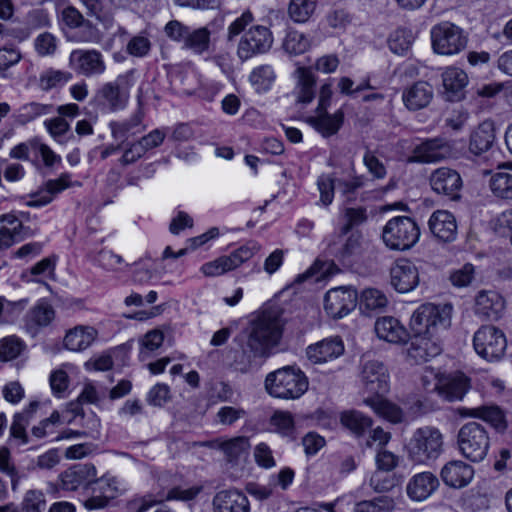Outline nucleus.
<instances>
[{
  "instance_id": "nucleus-18",
  "label": "nucleus",
  "mask_w": 512,
  "mask_h": 512,
  "mask_svg": "<svg viewBox=\"0 0 512 512\" xmlns=\"http://www.w3.org/2000/svg\"><path fill=\"white\" fill-rule=\"evenodd\" d=\"M96 476L93 464H76L60 473L59 486L65 491H76L80 487L92 486Z\"/></svg>"
},
{
  "instance_id": "nucleus-15",
  "label": "nucleus",
  "mask_w": 512,
  "mask_h": 512,
  "mask_svg": "<svg viewBox=\"0 0 512 512\" xmlns=\"http://www.w3.org/2000/svg\"><path fill=\"white\" fill-rule=\"evenodd\" d=\"M360 380L364 389L373 395H384L389 391V373L380 361L369 360L364 362Z\"/></svg>"
},
{
  "instance_id": "nucleus-44",
  "label": "nucleus",
  "mask_w": 512,
  "mask_h": 512,
  "mask_svg": "<svg viewBox=\"0 0 512 512\" xmlns=\"http://www.w3.org/2000/svg\"><path fill=\"white\" fill-rule=\"evenodd\" d=\"M74 369L72 364H63L60 368L51 372L49 381L54 395L63 396V393L69 387V373Z\"/></svg>"
},
{
  "instance_id": "nucleus-39",
  "label": "nucleus",
  "mask_w": 512,
  "mask_h": 512,
  "mask_svg": "<svg viewBox=\"0 0 512 512\" xmlns=\"http://www.w3.org/2000/svg\"><path fill=\"white\" fill-rule=\"evenodd\" d=\"M362 237L358 232H352L344 241V243L336 251L338 260L345 264L351 265L362 252Z\"/></svg>"
},
{
  "instance_id": "nucleus-56",
  "label": "nucleus",
  "mask_w": 512,
  "mask_h": 512,
  "mask_svg": "<svg viewBox=\"0 0 512 512\" xmlns=\"http://www.w3.org/2000/svg\"><path fill=\"white\" fill-rule=\"evenodd\" d=\"M346 223L341 228L342 234H347L353 227L363 224L367 220L366 209L362 207L347 208L344 213Z\"/></svg>"
},
{
  "instance_id": "nucleus-2",
  "label": "nucleus",
  "mask_w": 512,
  "mask_h": 512,
  "mask_svg": "<svg viewBox=\"0 0 512 512\" xmlns=\"http://www.w3.org/2000/svg\"><path fill=\"white\" fill-rule=\"evenodd\" d=\"M451 314L452 306L450 304H422L411 316L410 330L412 333L438 336L440 330L447 329L450 326Z\"/></svg>"
},
{
  "instance_id": "nucleus-19",
  "label": "nucleus",
  "mask_w": 512,
  "mask_h": 512,
  "mask_svg": "<svg viewBox=\"0 0 512 512\" xmlns=\"http://www.w3.org/2000/svg\"><path fill=\"white\" fill-rule=\"evenodd\" d=\"M428 227L438 241L450 243L457 237V221L448 210L434 211L428 220Z\"/></svg>"
},
{
  "instance_id": "nucleus-31",
  "label": "nucleus",
  "mask_w": 512,
  "mask_h": 512,
  "mask_svg": "<svg viewBox=\"0 0 512 512\" xmlns=\"http://www.w3.org/2000/svg\"><path fill=\"white\" fill-rule=\"evenodd\" d=\"M495 138L494 123L484 121L471 133L469 151L474 155H481L492 148Z\"/></svg>"
},
{
  "instance_id": "nucleus-46",
  "label": "nucleus",
  "mask_w": 512,
  "mask_h": 512,
  "mask_svg": "<svg viewBox=\"0 0 512 512\" xmlns=\"http://www.w3.org/2000/svg\"><path fill=\"white\" fill-rule=\"evenodd\" d=\"M310 47L309 39L301 32L290 30L283 41V49L291 55H299Z\"/></svg>"
},
{
  "instance_id": "nucleus-28",
  "label": "nucleus",
  "mask_w": 512,
  "mask_h": 512,
  "mask_svg": "<svg viewBox=\"0 0 512 512\" xmlns=\"http://www.w3.org/2000/svg\"><path fill=\"white\" fill-rule=\"evenodd\" d=\"M474 469L469 464L457 460L447 463L441 470L443 482L453 488H462L470 483Z\"/></svg>"
},
{
  "instance_id": "nucleus-59",
  "label": "nucleus",
  "mask_w": 512,
  "mask_h": 512,
  "mask_svg": "<svg viewBox=\"0 0 512 512\" xmlns=\"http://www.w3.org/2000/svg\"><path fill=\"white\" fill-rule=\"evenodd\" d=\"M246 415V411L240 407L223 406L217 414L216 420L221 425H232Z\"/></svg>"
},
{
  "instance_id": "nucleus-51",
  "label": "nucleus",
  "mask_w": 512,
  "mask_h": 512,
  "mask_svg": "<svg viewBox=\"0 0 512 512\" xmlns=\"http://www.w3.org/2000/svg\"><path fill=\"white\" fill-rule=\"evenodd\" d=\"M25 349V343L16 336H8L0 341V359L10 361L17 358Z\"/></svg>"
},
{
  "instance_id": "nucleus-20",
  "label": "nucleus",
  "mask_w": 512,
  "mask_h": 512,
  "mask_svg": "<svg viewBox=\"0 0 512 512\" xmlns=\"http://www.w3.org/2000/svg\"><path fill=\"white\" fill-rule=\"evenodd\" d=\"M391 285L400 293L413 290L419 283V271L409 260H400L391 268Z\"/></svg>"
},
{
  "instance_id": "nucleus-7",
  "label": "nucleus",
  "mask_w": 512,
  "mask_h": 512,
  "mask_svg": "<svg viewBox=\"0 0 512 512\" xmlns=\"http://www.w3.org/2000/svg\"><path fill=\"white\" fill-rule=\"evenodd\" d=\"M431 45L438 55L451 56L462 52L468 43L464 30L449 21H443L431 28Z\"/></svg>"
},
{
  "instance_id": "nucleus-25",
  "label": "nucleus",
  "mask_w": 512,
  "mask_h": 512,
  "mask_svg": "<svg viewBox=\"0 0 512 512\" xmlns=\"http://www.w3.org/2000/svg\"><path fill=\"white\" fill-rule=\"evenodd\" d=\"M214 512H249L248 498L239 490H221L213 498Z\"/></svg>"
},
{
  "instance_id": "nucleus-42",
  "label": "nucleus",
  "mask_w": 512,
  "mask_h": 512,
  "mask_svg": "<svg viewBox=\"0 0 512 512\" xmlns=\"http://www.w3.org/2000/svg\"><path fill=\"white\" fill-rule=\"evenodd\" d=\"M489 187L494 196L511 200L512 199V173L500 171L494 173L489 181Z\"/></svg>"
},
{
  "instance_id": "nucleus-57",
  "label": "nucleus",
  "mask_w": 512,
  "mask_h": 512,
  "mask_svg": "<svg viewBox=\"0 0 512 512\" xmlns=\"http://www.w3.org/2000/svg\"><path fill=\"white\" fill-rule=\"evenodd\" d=\"M475 269L470 263L464 264L461 268L454 270L450 274V281L455 287H466L474 279Z\"/></svg>"
},
{
  "instance_id": "nucleus-35",
  "label": "nucleus",
  "mask_w": 512,
  "mask_h": 512,
  "mask_svg": "<svg viewBox=\"0 0 512 512\" xmlns=\"http://www.w3.org/2000/svg\"><path fill=\"white\" fill-rule=\"evenodd\" d=\"M442 82L450 101L460 98L459 93L468 83V76L465 71L457 67H448L442 73Z\"/></svg>"
},
{
  "instance_id": "nucleus-55",
  "label": "nucleus",
  "mask_w": 512,
  "mask_h": 512,
  "mask_svg": "<svg viewBox=\"0 0 512 512\" xmlns=\"http://www.w3.org/2000/svg\"><path fill=\"white\" fill-rule=\"evenodd\" d=\"M249 448V439L245 436L233 438L222 444V450L228 456L230 461L238 458L242 453H246Z\"/></svg>"
},
{
  "instance_id": "nucleus-54",
  "label": "nucleus",
  "mask_w": 512,
  "mask_h": 512,
  "mask_svg": "<svg viewBox=\"0 0 512 512\" xmlns=\"http://www.w3.org/2000/svg\"><path fill=\"white\" fill-rule=\"evenodd\" d=\"M92 485L93 491H99L101 494H104L111 499L115 498L120 493L119 481L116 477L105 474L100 478L95 477Z\"/></svg>"
},
{
  "instance_id": "nucleus-47",
  "label": "nucleus",
  "mask_w": 512,
  "mask_h": 512,
  "mask_svg": "<svg viewBox=\"0 0 512 512\" xmlns=\"http://www.w3.org/2000/svg\"><path fill=\"white\" fill-rule=\"evenodd\" d=\"M69 41L77 43H98L101 40V34L97 27L91 21L86 20L68 35Z\"/></svg>"
},
{
  "instance_id": "nucleus-12",
  "label": "nucleus",
  "mask_w": 512,
  "mask_h": 512,
  "mask_svg": "<svg viewBox=\"0 0 512 512\" xmlns=\"http://www.w3.org/2000/svg\"><path fill=\"white\" fill-rule=\"evenodd\" d=\"M431 376L435 378L432 391H436L440 397L449 402L462 400L470 387L469 378L461 372L431 373Z\"/></svg>"
},
{
  "instance_id": "nucleus-4",
  "label": "nucleus",
  "mask_w": 512,
  "mask_h": 512,
  "mask_svg": "<svg viewBox=\"0 0 512 512\" xmlns=\"http://www.w3.org/2000/svg\"><path fill=\"white\" fill-rule=\"evenodd\" d=\"M265 388L273 397L297 399L307 390L308 381L300 370L287 366L269 373Z\"/></svg>"
},
{
  "instance_id": "nucleus-11",
  "label": "nucleus",
  "mask_w": 512,
  "mask_h": 512,
  "mask_svg": "<svg viewBox=\"0 0 512 512\" xmlns=\"http://www.w3.org/2000/svg\"><path fill=\"white\" fill-rule=\"evenodd\" d=\"M260 250L256 242H248L229 255L221 256L211 262L202 265L201 271L205 276L216 277L236 269L242 263L248 261Z\"/></svg>"
},
{
  "instance_id": "nucleus-36",
  "label": "nucleus",
  "mask_w": 512,
  "mask_h": 512,
  "mask_svg": "<svg viewBox=\"0 0 512 512\" xmlns=\"http://www.w3.org/2000/svg\"><path fill=\"white\" fill-rule=\"evenodd\" d=\"M382 396L383 395H375L374 397H368L364 400V403L371 407L380 417H383L392 423L401 422L403 419L402 410L397 405L384 399Z\"/></svg>"
},
{
  "instance_id": "nucleus-33",
  "label": "nucleus",
  "mask_w": 512,
  "mask_h": 512,
  "mask_svg": "<svg viewBox=\"0 0 512 512\" xmlns=\"http://www.w3.org/2000/svg\"><path fill=\"white\" fill-rule=\"evenodd\" d=\"M71 185V176L68 173H62L59 178L49 180L45 184V189L33 196L27 202L30 207H40L49 204L55 195L62 192Z\"/></svg>"
},
{
  "instance_id": "nucleus-8",
  "label": "nucleus",
  "mask_w": 512,
  "mask_h": 512,
  "mask_svg": "<svg viewBox=\"0 0 512 512\" xmlns=\"http://www.w3.org/2000/svg\"><path fill=\"white\" fill-rule=\"evenodd\" d=\"M457 444L465 458L472 462H480L489 450L488 431L477 422H468L458 431Z\"/></svg>"
},
{
  "instance_id": "nucleus-23",
  "label": "nucleus",
  "mask_w": 512,
  "mask_h": 512,
  "mask_svg": "<svg viewBox=\"0 0 512 512\" xmlns=\"http://www.w3.org/2000/svg\"><path fill=\"white\" fill-rule=\"evenodd\" d=\"M439 487L438 478L431 472H421L412 476L407 485V496L416 502L428 499Z\"/></svg>"
},
{
  "instance_id": "nucleus-58",
  "label": "nucleus",
  "mask_w": 512,
  "mask_h": 512,
  "mask_svg": "<svg viewBox=\"0 0 512 512\" xmlns=\"http://www.w3.org/2000/svg\"><path fill=\"white\" fill-rule=\"evenodd\" d=\"M52 105L31 102L20 109V117L24 122H30L39 116L51 113Z\"/></svg>"
},
{
  "instance_id": "nucleus-34",
  "label": "nucleus",
  "mask_w": 512,
  "mask_h": 512,
  "mask_svg": "<svg viewBox=\"0 0 512 512\" xmlns=\"http://www.w3.org/2000/svg\"><path fill=\"white\" fill-rule=\"evenodd\" d=\"M344 121V114L341 110L334 114H328L325 111L317 112V116L310 117L308 123L323 137H330L336 134Z\"/></svg>"
},
{
  "instance_id": "nucleus-6",
  "label": "nucleus",
  "mask_w": 512,
  "mask_h": 512,
  "mask_svg": "<svg viewBox=\"0 0 512 512\" xmlns=\"http://www.w3.org/2000/svg\"><path fill=\"white\" fill-rule=\"evenodd\" d=\"M419 238L420 228L415 220L408 216L390 219L382 230L383 242L391 250H408L418 242Z\"/></svg>"
},
{
  "instance_id": "nucleus-24",
  "label": "nucleus",
  "mask_w": 512,
  "mask_h": 512,
  "mask_svg": "<svg viewBox=\"0 0 512 512\" xmlns=\"http://www.w3.org/2000/svg\"><path fill=\"white\" fill-rule=\"evenodd\" d=\"M344 345L339 338L324 339L306 349L307 358L311 363L322 364L332 361L342 355Z\"/></svg>"
},
{
  "instance_id": "nucleus-40",
  "label": "nucleus",
  "mask_w": 512,
  "mask_h": 512,
  "mask_svg": "<svg viewBox=\"0 0 512 512\" xmlns=\"http://www.w3.org/2000/svg\"><path fill=\"white\" fill-rule=\"evenodd\" d=\"M388 304L386 295L375 288H367L362 291L359 299V307L363 312H381Z\"/></svg>"
},
{
  "instance_id": "nucleus-32",
  "label": "nucleus",
  "mask_w": 512,
  "mask_h": 512,
  "mask_svg": "<svg viewBox=\"0 0 512 512\" xmlns=\"http://www.w3.org/2000/svg\"><path fill=\"white\" fill-rule=\"evenodd\" d=\"M96 337L97 330L95 328L78 325L66 332L63 343L66 349L79 352L87 349Z\"/></svg>"
},
{
  "instance_id": "nucleus-16",
  "label": "nucleus",
  "mask_w": 512,
  "mask_h": 512,
  "mask_svg": "<svg viewBox=\"0 0 512 512\" xmlns=\"http://www.w3.org/2000/svg\"><path fill=\"white\" fill-rule=\"evenodd\" d=\"M357 301V292L350 288H334L329 290L324 299V309L332 318L338 319L351 312Z\"/></svg>"
},
{
  "instance_id": "nucleus-27",
  "label": "nucleus",
  "mask_w": 512,
  "mask_h": 512,
  "mask_svg": "<svg viewBox=\"0 0 512 512\" xmlns=\"http://www.w3.org/2000/svg\"><path fill=\"white\" fill-rule=\"evenodd\" d=\"M295 88L294 95L297 103L309 104L316 95V77L307 67H298L294 71Z\"/></svg>"
},
{
  "instance_id": "nucleus-21",
  "label": "nucleus",
  "mask_w": 512,
  "mask_h": 512,
  "mask_svg": "<svg viewBox=\"0 0 512 512\" xmlns=\"http://www.w3.org/2000/svg\"><path fill=\"white\" fill-rule=\"evenodd\" d=\"M505 310V300L496 291L482 290L475 298V313L487 320H497Z\"/></svg>"
},
{
  "instance_id": "nucleus-38",
  "label": "nucleus",
  "mask_w": 512,
  "mask_h": 512,
  "mask_svg": "<svg viewBox=\"0 0 512 512\" xmlns=\"http://www.w3.org/2000/svg\"><path fill=\"white\" fill-rule=\"evenodd\" d=\"M465 415L482 419L498 430H504L506 428L504 414L497 406H480L467 409Z\"/></svg>"
},
{
  "instance_id": "nucleus-62",
  "label": "nucleus",
  "mask_w": 512,
  "mask_h": 512,
  "mask_svg": "<svg viewBox=\"0 0 512 512\" xmlns=\"http://www.w3.org/2000/svg\"><path fill=\"white\" fill-rule=\"evenodd\" d=\"M375 461L377 465V471L390 472L398 466L399 457L394 453L382 448L377 449Z\"/></svg>"
},
{
  "instance_id": "nucleus-22",
  "label": "nucleus",
  "mask_w": 512,
  "mask_h": 512,
  "mask_svg": "<svg viewBox=\"0 0 512 512\" xmlns=\"http://www.w3.org/2000/svg\"><path fill=\"white\" fill-rule=\"evenodd\" d=\"M447 144L438 138L428 139L413 149L407 158L408 163H433L444 159L448 153Z\"/></svg>"
},
{
  "instance_id": "nucleus-61",
  "label": "nucleus",
  "mask_w": 512,
  "mask_h": 512,
  "mask_svg": "<svg viewBox=\"0 0 512 512\" xmlns=\"http://www.w3.org/2000/svg\"><path fill=\"white\" fill-rule=\"evenodd\" d=\"M86 8V14L90 17H95L100 22L106 25L112 22V18L104 12L103 0H79Z\"/></svg>"
},
{
  "instance_id": "nucleus-17",
  "label": "nucleus",
  "mask_w": 512,
  "mask_h": 512,
  "mask_svg": "<svg viewBox=\"0 0 512 512\" xmlns=\"http://www.w3.org/2000/svg\"><path fill=\"white\" fill-rule=\"evenodd\" d=\"M441 351L442 345L438 336L412 333L406 355L411 362L419 364L436 357Z\"/></svg>"
},
{
  "instance_id": "nucleus-13",
  "label": "nucleus",
  "mask_w": 512,
  "mask_h": 512,
  "mask_svg": "<svg viewBox=\"0 0 512 512\" xmlns=\"http://www.w3.org/2000/svg\"><path fill=\"white\" fill-rule=\"evenodd\" d=\"M429 183L432 190L438 195L453 201H457L461 197L463 181L460 174L454 169L448 167L435 169L430 174Z\"/></svg>"
},
{
  "instance_id": "nucleus-1",
  "label": "nucleus",
  "mask_w": 512,
  "mask_h": 512,
  "mask_svg": "<svg viewBox=\"0 0 512 512\" xmlns=\"http://www.w3.org/2000/svg\"><path fill=\"white\" fill-rule=\"evenodd\" d=\"M282 333V321L275 311H264L252 322L246 343L240 349L230 351V365L241 373H247L258 358H266L270 349L279 342ZM235 341L242 343L243 338Z\"/></svg>"
},
{
  "instance_id": "nucleus-45",
  "label": "nucleus",
  "mask_w": 512,
  "mask_h": 512,
  "mask_svg": "<svg viewBox=\"0 0 512 512\" xmlns=\"http://www.w3.org/2000/svg\"><path fill=\"white\" fill-rule=\"evenodd\" d=\"M394 507L395 502L391 497L379 496L356 503L353 512H391Z\"/></svg>"
},
{
  "instance_id": "nucleus-30",
  "label": "nucleus",
  "mask_w": 512,
  "mask_h": 512,
  "mask_svg": "<svg viewBox=\"0 0 512 512\" xmlns=\"http://www.w3.org/2000/svg\"><path fill=\"white\" fill-rule=\"evenodd\" d=\"M377 336L389 343H404L408 339V332L400 321L392 316L379 318L375 323Z\"/></svg>"
},
{
  "instance_id": "nucleus-29",
  "label": "nucleus",
  "mask_w": 512,
  "mask_h": 512,
  "mask_svg": "<svg viewBox=\"0 0 512 512\" xmlns=\"http://www.w3.org/2000/svg\"><path fill=\"white\" fill-rule=\"evenodd\" d=\"M433 98V88L425 81H418L403 91L404 105L412 111L420 110L429 105Z\"/></svg>"
},
{
  "instance_id": "nucleus-9",
  "label": "nucleus",
  "mask_w": 512,
  "mask_h": 512,
  "mask_svg": "<svg viewBox=\"0 0 512 512\" xmlns=\"http://www.w3.org/2000/svg\"><path fill=\"white\" fill-rule=\"evenodd\" d=\"M473 347L483 359L495 361L504 356L507 340L504 332L499 328L483 325L474 333Z\"/></svg>"
},
{
  "instance_id": "nucleus-26",
  "label": "nucleus",
  "mask_w": 512,
  "mask_h": 512,
  "mask_svg": "<svg viewBox=\"0 0 512 512\" xmlns=\"http://www.w3.org/2000/svg\"><path fill=\"white\" fill-rule=\"evenodd\" d=\"M55 318V310L46 300H40L24 317V327L31 335H36L43 327L48 326Z\"/></svg>"
},
{
  "instance_id": "nucleus-5",
  "label": "nucleus",
  "mask_w": 512,
  "mask_h": 512,
  "mask_svg": "<svg viewBox=\"0 0 512 512\" xmlns=\"http://www.w3.org/2000/svg\"><path fill=\"white\" fill-rule=\"evenodd\" d=\"M442 451L443 435L433 426L416 429L408 443L409 458L418 464H428L436 460Z\"/></svg>"
},
{
  "instance_id": "nucleus-41",
  "label": "nucleus",
  "mask_w": 512,
  "mask_h": 512,
  "mask_svg": "<svg viewBox=\"0 0 512 512\" xmlns=\"http://www.w3.org/2000/svg\"><path fill=\"white\" fill-rule=\"evenodd\" d=\"M340 421L344 427L357 436L362 435L372 425V420L369 417L356 410L343 412Z\"/></svg>"
},
{
  "instance_id": "nucleus-52",
  "label": "nucleus",
  "mask_w": 512,
  "mask_h": 512,
  "mask_svg": "<svg viewBox=\"0 0 512 512\" xmlns=\"http://www.w3.org/2000/svg\"><path fill=\"white\" fill-rule=\"evenodd\" d=\"M46 506L45 495L40 490H28L21 502L20 512H43Z\"/></svg>"
},
{
  "instance_id": "nucleus-53",
  "label": "nucleus",
  "mask_w": 512,
  "mask_h": 512,
  "mask_svg": "<svg viewBox=\"0 0 512 512\" xmlns=\"http://www.w3.org/2000/svg\"><path fill=\"white\" fill-rule=\"evenodd\" d=\"M275 72L270 65H261L256 67L250 74L249 80L258 89H267L275 80Z\"/></svg>"
},
{
  "instance_id": "nucleus-48",
  "label": "nucleus",
  "mask_w": 512,
  "mask_h": 512,
  "mask_svg": "<svg viewBox=\"0 0 512 512\" xmlns=\"http://www.w3.org/2000/svg\"><path fill=\"white\" fill-rule=\"evenodd\" d=\"M141 123L139 115H133L131 118L123 121H113L110 123L111 133L115 139L126 140L129 136L135 135V130Z\"/></svg>"
},
{
  "instance_id": "nucleus-49",
  "label": "nucleus",
  "mask_w": 512,
  "mask_h": 512,
  "mask_svg": "<svg viewBox=\"0 0 512 512\" xmlns=\"http://www.w3.org/2000/svg\"><path fill=\"white\" fill-rule=\"evenodd\" d=\"M270 424L283 436L295 437V424L293 416L288 411H276L270 419Z\"/></svg>"
},
{
  "instance_id": "nucleus-37",
  "label": "nucleus",
  "mask_w": 512,
  "mask_h": 512,
  "mask_svg": "<svg viewBox=\"0 0 512 512\" xmlns=\"http://www.w3.org/2000/svg\"><path fill=\"white\" fill-rule=\"evenodd\" d=\"M211 46V31L208 27L190 28L183 44L185 49L196 55H202L209 51Z\"/></svg>"
},
{
  "instance_id": "nucleus-10",
  "label": "nucleus",
  "mask_w": 512,
  "mask_h": 512,
  "mask_svg": "<svg viewBox=\"0 0 512 512\" xmlns=\"http://www.w3.org/2000/svg\"><path fill=\"white\" fill-rule=\"evenodd\" d=\"M273 45V35L264 25H254L247 29L237 46V56L246 61L254 56L267 53Z\"/></svg>"
},
{
  "instance_id": "nucleus-60",
  "label": "nucleus",
  "mask_w": 512,
  "mask_h": 512,
  "mask_svg": "<svg viewBox=\"0 0 512 512\" xmlns=\"http://www.w3.org/2000/svg\"><path fill=\"white\" fill-rule=\"evenodd\" d=\"M317 185L320 192L321 203L325 206L330 205L334 198L335 179L329 175H321L318 178Z\"/></svg>"
},
{
  "instance_id": "nucleus-64",
  "label": "nucleus",
  "mask_w": 512,
  "mask_h": 512,
  "mask_svg": "<svg viewBox=\"0 0 512 512\" xmlns=\"http://www.w3.org/2000/svg\"><path fill=\"white\" fill-rule=\"evenodd\" d=\"M35 49L40 56L54 54L57 49L56 38L48 32L40 34L35 39Z\"/></svg>"
},
{
  "instance_id": "nucleus-63",
  "label": "nucleus",
  "mask_w": 512,
  "mask_h": 512,
  "mask_svg": "<svg viewBox=\"0 0 512 512\" xmlns=\"http://www.w3.org/2000/svg\"><path fill=\"white\" fill-rule=\"evenodd\" d=\"M29 425L27 419L21 415H14L12 425L10 427V435L19 445H25L29 442L26 427Z\"/></svg>"
},
{
  "instance_id": "nucleus-50",
  "label": "nucleus",
  "mask_w": 512,
  "mask_h": 512,
  "mask_svg": "<svg viewBox=\"0 0 512 512\" xmlns=\"http://www.w3.org/2000/svg\"><path fill=\"white\" fill-rule=\"evenodd\" d=\"M71 79L72 74L70 72L48 69L40 75L39 87L44 91H49L58 85L67 83Z\"/></svg>"
},
{
  "instance_id": "nucleus-43",
  "label": "nucleus",
  "mask_w": 512,
  "mask_h": 512,
  "mask_svg": "<svg viewBox=\"0 0 512 512\" xmlns=\"http://www.w3.org/2000/svg\"><path fill=\"white\" fill-rule=\"evenodd\" d=\"M317 0H290L288 15L295 23H305L314 14Z\"/></svg>"
},
{
  "instance_id": "nucleus-3",
  "label": "nucleus",
  "mask_w": 512,
  "mask_h": 512,
  "mask_svg": "<svg viewBox=\"0 0 512 512\" xmlns=\"http://www.w3.org/2000/svg\"><path fill=\"white\" fill-rule=\"evenodd\" d=\"M134 85L133 72L129 71L116 77L115 80L101 85L95 92L93 101L104 112H117L126 108L130 91Z\"/></svg>"
},
{
  "instance_id": "nucleus-14",
  "label": "nucleus",
  "mask_w": 512,
  "mask_h": 512,
  "mask_svg": "<svg viewBox=\"0 0 512 512\" xmlns=\"http://www.w3.org/2000/svg\"><path fill=\"white\" fill-rule=\"evenodd\" d=\"M69 66L77 74L85 77L101 75L106 70L103 55L95 49L73 50L69 56Z\"/></svg>"
}]
</instances>
